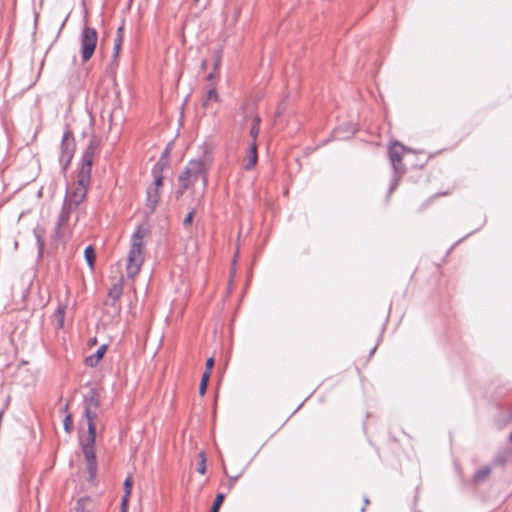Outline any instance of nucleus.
<instances>
[{
	"label": "nucleus",
	"mask_w": 512,
	"mask_h": 512,
	"mask_svg": "<svg viewBox=\"0 0 512 512\" xmlns=\"http://www.w3.org/2000/svg\"><path fill=\"white\" fill-rule=\"evenodd\" d=\"M237 477H234L231 479V484H230V487H232V485L234 484V482L236 481Z\"/></svg>",
	"instance_id": "4c0bfd02"
},
{
	"label": "nucleus",
	"mask_w": 512,
	"mask_h": 512,
	"mask_svg": "<svg viewBox=\"0 0 512 512\" xmlns=\"http://www.w3.org/2000/svg\"><path fill=\"white\" fill-rule=\"evenodd\" d=\"M224 498L225 495L223 493H218L214 499L210 512H218L221 504L224 501Z\"/></svg>",
	"instance_id": "393cba45"
},
{
	"label": "nucleus",
	"mask_w": 512,
	"mask_h": 512,
	"mask_svg": "<svg viewBox=\"0 0 512 512\" xmlns=\"http://www.w3.org/2000/svg\"><path fill=\"white\" fill-rule=\"evenodd\" d=\"M490 473L491 468L489 466H484L475 472L473 479L476 483L484 482L485 480H487Z\"/></svg>",
	"instance_id": "a211bd4d"
},
{
	"label": "nucleus",
	"mask_w": 512,
	"mask_h": 512,
	"mask_svg": "<svg viewBox=\"0 0 512 512\" xmlns=\"http://www.w3.org/2000/svg\"><path fill=\"white\" fill-rule=\"evenodd\" d=\"M86 464L90 480H93L97 474V462H86Z\"/></svg>",
	"instance_id": "a878e982"
},
{
	"label": "nucleus",
	"mask_w": 512,
	"mask_h": 512,
	"mask_svg": "<svg viewBox=\"0 0 512 512\" xmlns=\"http://www.w3.org/2000/svg\"><path fill=\"white\" fill-rule=\"evenodd\" d=\"M56 315L58 317V325L61 327L63 326V322H64V315H65V308L64 307H59L56 311Z\"/></svg>",
	"instance_id": "c756f323"
},
{
	"label": "nucleus",
	"mask_w": 512,
	"mask_h": 512,
	"mask_svg": "<svg viewBox=\"0 0 512 512\" xmlns=\"http://www.w3.org/2000/svg\"><path fill=\"white\" fill-rule=\"evenodd\" d=\"M132 485H133V481H132V478L129 476L125 479L124 484H123L124 495L121 500V506H122L121 512H127V504L129 501V497L131 495Z\"/></svg>",
	"instance_id": "2eb2a0df"
},
{
	"label": "nucleus",
	"mask_w": 512,
	"mask_h": 512,
	"mask_svg": "<svg viewBox=\"0 0 512 512\" xmlns=\"http://www.w3.org/2000/svg\"><path fill=\"white\" fill-rule=\"evenodd\" d=\"M198 456L200 458V462L198 464L197 471L200 474H204L205 471H206V458H205V454H204V452H200Z\"/></svg>",
	"instance_id": "bb28decb"
},
{
	"label": "nucleus",
	"mask_w": 512,
	"mask_h": 512,
	"mask_svg": "<svg viewBox=\"0 0 512 512\" xmlns=\"http://www.w3.org/2000/svg\"><path fill=\"white\" fill-rule=\"evenodd\" d=\"M219 100V95L217 93V90L214 86H211L208 90H207V93H206V97H205V100L203 101V107H207L208 106V103L210 101H215L217 102Z\"/></svg>",
	"instance_id": "4be33fe9"
},
{
	"label": "nucleus",
	"mask_w": 512,
	"mask_h": 512,
	"mask_svg": "<svg viewBox=\"0 0 512 512\" xmlns=\"http://www.w3.org/2000/svg\"><path fill=\"white\" fill-rule=\"evenodd\" d=\"M75 147V140L72 133L69 130H66L62 136L59 157V161L63 169H65L70 164V161L75 152Z\"/></svg>",
	"instance_id": "423d86ee"
},
{
	"label": "nucleus",
	"mask_w": 512,
	"mask_h": 512,
	"mask_svg": "<svg viewBox=\"0 0 512 512\" xmlns=\"http://www.w3.org/2000/svg\"><path fill=\"white\" fill-rule=\"evenodd\" d=\"M75 209L68 204L63 202L62 210L58 216L56 228H55V236L60 238L63 235V229L69 221L70 214Z\"/></svg>",
	"instance_id": "6e6552de"
},
{
	"label": "nucleus",
	"mask_w": 512,
	"mask_h": 512,
	"mask_svg": "<svg viewBox=\"0 0 512 512\" xmlns=\"http://www.w3.org/2000/svg\"><path fill=\"white\" fill-rule=\"evenodd\" d=\"M36 240H37V245H38L39 253L42 254V251H43V248H44V239L41 236V234L36 233Z\"/></svg>",
	"instance_id": "2f4dec72"
},
{
	"label": "nucleus",
	"mask_w": 512,
	"mask_h": 512,
	"mask_svg": "<svg viewBox=\"0 0 512 512\" xmlns=\"http://www.w3.org/2000/svg\"><path fill=\"white\" fill-rule=\"evenodd\" d=\"M84 409H98L99 402V394L96 390L91 389L85 396L83 401Z\"/></svg>",
	"instance_id": "f8f14e48"
},
{
	"label": "nucleus",
	"mask_w": 512,
	"mask_h": 512,
	"mask_svg": "<svg viewBox=\"0 0 512 512\" xmlns=\"http://www.w3.org/2000/svg\"><path fill=\"white\" fill-rule=\"evenodd\" d=\"M63 425H64V430L67 433H70L72 431L73 422H72V417L70 414L66 415V417L64 418Z\"/></svg>",
	"instance_id": "c85d7f7f"
},
{
	"label": "nucleus",
	"mask_w": 512,
	"mask_h": 512,
	"mask_svg": "<svg viewBox=\"0 0 512 512\" xmlns=\"http://www.w3.org/2000/svg\"><path fill=\"white\" fill-rule=\"evenodd\" d=\"M214 366V359L212 357L208 358L206 361V371L211 372Z\"/></svg>",
	"instance_id": "473e14b6"
},
{
	"label": "nucleus",
	"mask_w": 512,
	"mask_h": 512,
	"mask_svg": "<svg viewBox=\"0 0 512 512\" xmlns=\"http://www.w3.org/2000/svg\"><path fill=\"white\" fill-rule=\"evenodd\" d=\"M194 213H195V212H194V210H192V211H190V212L186 215V217H185V218H184V220H183V226H184V227H187V226H189V225H191V224H192L193 217H194Z\"/></svg>",
	"instance_id": "7c9ffc66"
},
{
	"label": "nucleus",
	"mask_w": 512,
	"mask_h": 512,
	"mask_svg": "<svg viewBox=\"0 0 512 512\" xmlns=\"http://www.w3.org/2000/svg\"><path fill=\"white\" fill-rule=\"evenodd\" d=\"M163 185V181H160L159 184L156 183V180L153 179L152 184L147 188L146 191V214L151 215L155 212L159 201H160V188Z\"/></svg>",
	"instance_id": "0eeeda50"
},
{
	"label": "nucleus",
	"mask_w": 512,
	"mask_h": 512,
	"mask_svg": "<svg viewBox=\"0 0 512 512\" xmlns=\"http://www.w3.org/2000/svg\"><path fill=\"white\" fill-rule=\"evenodd\" d=\"M99 146V140L92 137L88 146L84 150L81 158V166L77 176V185L71 193H69L64 203L77 209L78 206L84 201L87 195V188L90 184L91 170L94 161L95 152Z\"/></svg>",
	"instance_id": "f257e3e1"
},
{
	"label": "nucleus",
	"mask_w": 512,
	"mask_h": 512,
	"mask_svg": "<svg viewBox=\"0 0 512 512\" xmlns=\"http://www.w3.org/2000/svg\"><path fill=\"white\" fill-rule=\"evenodd\" d=\"M212 164V156L206 150L198 159H193L188 162L184 171L185 175H190L194 180H202L203 186L207 184V170Z\"/></svg>",
	"instance_id": "20e7f679"
},
{
	"label": "nucleus",
	"mask_w": 512,
	"mask_h": 512,
	"mask_svg": "<svg viewBox=\"0 0 512 512\" xmlns=\"http://www.w3.org/2000/svg\"><path fill=\"white\" fill-rule=\"evenodd\" d=\"M509 440H510V441H511V443H512V433H511V434H510V436H509Z\"/></svg>",
	"instance_id": "ea45409f"
},
{
	"label": "nucleus",
	"mask_w": 512,
	"mask_h": 512,
	"mask_svg": "<svg viewBox=\"0 0 512 512\" xmlns=\"http://www.w3.org/2000/svg\"><path fill=\"white\" fill-rule=\"evenodd\" d=\"M214 77V74L213 73H210L208 76H207V80L210 81L212 80V78Z\"/></svg>",
	"instance_id": "e433bc0d"
},
{
	"label": "nucleus",
	"mask_w": 512,
	"mask_h": 512,
	"mask_svg": "<svg viewBox=\"0 0 512 512\" xmlns=\"http://www.w3.org/2000/svg\"><path fill=\"white\" fill-rule=\"evenodd\" d=\"M260 122H261V119L259 116L253 117L252 126L250 129V136L252 138V142H255V143H256V140H257V137H258V134L260 131V128H259Z\"/></svg>",
	"instance_id": "aec40b11"
},
{
	"label": "nucleus",
	"mask_w": 512,
	"mask_h": 512,
	"mask_svg": "<svg viewBox=\"0 0 512 512\" xmlns=\"http://www.w3.org/2000/svg\"><path fill=\"white\" fill-rule=\"evenodd\" d=\"M179 185L183 187V189H188L193 183L196 182L190 175H185V171L183 170L178 176Z\"/></svg>",
	"instance_id": "412c9836"
},
{
	"label": "nucleus",
	"mask_w": 512,
	"mask_h": 512,
	"mask_svg": "<svg viewBox=\"0 0 512 512\" xmlns=\"http://www.w3.org/2000/svg\"><path fill=\"white\" fill-rule=\"evenodd\" d=\"M364 503H365V505H367L369 503V500L367 498H365Z\"/></svg>",
	"instance_id": "58836bf2"
},
{
	"label": "nucleus",
	"mask_w": 512,
	"mask_h": 512,
	"mask_svg": "<svg viewBox=\"0 0 512 512\" xmlns=\"http://www.w3.org/2000/svg\"><path fill=\"white\" fill-rule=\"evenodd\" d=\"M98 41V34L94 28L83 27L80 34V53L83 62L88 61L94 54Z\"/></svg>",
	"instance_id": "39448f33"
},
{
	"label": "nucleus",
	"mask_w": 512,
	"mask_h": 512,
	"mask_svg": "<svg viewBox=\"0 0 512 512\" xmlns=\"http://www.w3.org/2000/svg\"><path fill=\"white\" fill-rule=\"evenodd\" d=\"M257 144L255 142H252L250 144L249 152L247 155V163L245 164V169L250 170L253 168L257 163Z\"/></svg>",
	"instance_id": "dca6fc26"
},
{
	"label": "nucleus",
	"mask_w": 512,
	"mask_h": 512,
	"mask_svg": "<svg viewBox=\"0 0 512 512\" xmlns=\"http://www.w3.org/2000/svg\"><path fill=\"white\" fill-rule=\"evenodd\" d=\"M97 411L98 409H84V416L87 420V426H88V434L92 437L93 435H96V426H95V419L97 418Z\"/></svg>",
	"instance_id": "ddd939ff"
},
{
	"label": "nucleus",
	"mask_w": 512,
	"mask_h": 512,
	"mask_svg": "<svg viewBox=\"0 0 512 512\" xmlns=\"http://www.w3.org/2000/svg\"><path fill=\"white\" fill-rule=\"evenodd\" d=\"M186 190H187V189H183V187H182V186H180V187H179V189H178V190H177V192H176L177 198L181 197V196L184 194V192H185Z\"/></svg>",
	"instance_id": "f704fd0d"
},
{
	"label": "nucleus",
	"mask_w": 512,
	"mask_h": 512,
	"mask_svg": "<svg viewBox=\"0 0 512 512\" xmlns=\"http://www.w3.org/2000/svg\"><path fill=\"white\" fill-rule=\"evenodd\" d=\"M123 293V284L122 281L116 282L113 287L109 290L108 297L112 300V305L120 299Z\"/></svg>",
	"instance_id": "f3484780"
},
{
	"label": "nucleus",
	"mask_w": 512,
	"mask_h": 512,
	"mask_svg": "<svg viewBox=\"0 0 512 512\" xmlns=\"http://www.w3.org/2000/svg\"><path fill=\"white\" fill-rule=\"evenodd\" d=\"M96 441V435H93L92 438L90 434H88L87 438L82 443V450L85 457L86 462H95V448L94 444Z\"/></svg>",
	"instance_id": "9d476101"
},
{
	"label": "nucleus",
	"mask_w": 512,
	"mask_h": 512,
	"mask_svg": "<svg viewBox=\"0 0 512 512\" xmlns=\"http://www.w3.org/2000/svg\"><path fill=\"white\" fill-rule=\"evenodd\" d=\"M169 160L167 157V151L163 153V155L159 158V160L154 164L151 174L153 176V179L156 180V183L159 184L160 181H163V170L168 167Z\"/></svg>",
	"instance_id": "1a4fd4ad"
},
{
	"label": "nucleus",
	"mask_w": 512,
	"mask_h": 512,
	"mask_svg": "<svg viewBox=\"0 0 512 512\" xmlns=\"http://www.w3.org/2000/svg\"><path fill=\"white\" fill-rule=\"evenodd\" d=\"M107 346L101 345L93 355L86 358L85 363L89 367H96L106 352Z\"/></svg>",
	"instance_id": "4468645a"
},
{
	"label": "nucleus",
	"mask_w": 512,
	"mask_h": 512,
	"mask_svg": "<svg viewBox=\"0 0 512 512\" xmlns=\"http://www.w3.org/2000/svg\"><path fill=\"white\" fill-rule=\"evenodd\" d=\"M210 375L208 371H205L202 375L200 387H199V393L200 395H204L207 389L208 381H209Z\"/></svg>",
	"instance_id": "b1692460"
},
{
	"label": "nucleus",
	"mask_w": 512,
	"mask_h": 512,
	"mask_svg": "<svg viewBox=\"0 0 512 512\" xmlns=\"http://www.w3.org/2000/svg\"><path fill=\"white\" fill-rule=\"evenodd\" d=\"M150 234L145 225H139L131 236V245L127 257L126 271L129 278H134L144 263V238Z\"/></svg>",
	"instance_id": "f03ea898"
},
{
	"label": "nucleus",
	"mask_w": 512,
	"mask_h": 512,
	"mask_svg": "<svg viewBox=\"0 0 512 512\" xmlns=\"http://www.w3.org/2000/svg\"><path fill=\"white\" fill-rule=\"evenodd\" d=\"M225 23L228 25V26H234L238 19H239V16L241 14V8L239 5L237 4H230V5H227L226 6V9H225Z\"/></svg>",
	"instance_id": "9b49d317"
},
{
	"label": "nucleus",
	"mask_w": 512,
	"mask_h": 512,
	"mask_svg": "<svg viewBox=\"0 0 512 512\" xmlns=\"http://www.w3.org/2000/svg\"><path fill=\"white\" fill-rule=\"evenodd\" d=\"M223 49L220 47L217 50H215V60H214V70H217L220 67L221 64V58H222Z\"/></svg>",
	"instance_id": "cd10ccee"
},
{
	"label": "nucleus",
	"mask_w": 512,
	"mask_h": 512,
	"mask_svg": "<svg viewBox=\"0 0 512 512\" xmlns=\"http://www.w3.org/2000/svg\"><path fill=\"white\" fill-rule=\"evenodd\" d=\"M84 258L88 264V266L93 269L94 268V263H95V260H96V253H95V250L94 248L89 245L85 248V251H84Z\"/></svg>",
	"instance_id": "6ab92c4d"
},
{
	"label": "nucleus",
	"mask_w": 512,
	"mask_h": 512,
	"mask_svg": "<svg viewBox=\"0 0 512 512\" xmlns=\"http://www.w3.org/2000/svg\"><path fill=\"white\" fill-rule=\"evenodd\" d=\"M76 511H77V512H87V511H85V510H84V508H82V500H79V501L77 502Z\"/></svg>",
	"instance_id": "72a5a7b5"
},
{
	"label": "nucleus",
	"mask_w": 512,
	"mask_h": 512,
	"mask_svg": "<svg viewBox=\"0 0 512 512\" xmlns=\"http://www.w3.org/2000/svg\"><path fill=\"white\" fill-rule=\"evenodd\" d=\"M206 65H207V60H203L201 63V68L205 69Z\"/></svg>",
	"instance_id": "c9c22d12"
},
{
	"label": "nucleus",
	"mask_w": 512,
	"mask_h": 512,
	"mask_svg": "<svg viewBox=\"0 0 512 512\" xmlns=\"http://www.w3.org/2000/svg\"><path fill=\"white\" fill-rule=\"evenodd\" d=\"M404 151L405 147L398 142L389 146L388 155L394 171V176L389 187V194L397 188L400 178L405 173V167L402 163Z\"/></svg>",
	"instance_id": "7ed1b4c3"
},
{
	"label": "nucleus",
	"mask_w": 512,
	"mask_h": 512,
	"mask_svg": "<svg viewBox=\"0 0 512 512\" xmlns=\"http://www.w3.org/2000/svg\"><path fill=\"white\" fill-rule=\"evenodd\" d=\"M122 31H123V28L119 27L118 30H117V37L114 40V53H113V56L115 58L119 55V52H120V49H121L122 40H123V38H122Z\"/></svg>",
	"instance_id": "5701e85b"
}]
</instances>
